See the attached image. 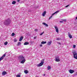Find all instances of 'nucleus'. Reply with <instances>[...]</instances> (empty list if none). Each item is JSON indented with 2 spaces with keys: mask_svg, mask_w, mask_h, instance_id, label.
Masks as SVG:
<instances>
[{
  "mask_svg": "<svg viewBox=\"0 0 77 77\" xmlns=\"http://www.w3.org/2000/svg\"><path fill=\"white\" fill-rule=\"evenodd\" d=\"M60 23H63V21H60Z\"/></svg>",
  "mask_w": 77,
  "mask_h": 77,
  "instance_id": "c9c22d12",
  "label": "nucleus"
},
{
  "mask_svg": "<svg viewBox=\"0 0 77 77\" xmlns=\"http://www.w3.org/2000/svg\"><path fill=\"white\" fill-rule=\"evenodd\" d=\"M44 33V32H43L41 34H40V36H42V35Z\"/></svg>",
  "mask_w": 77,
  "mask_h": 77,
  "instance_id": "393cba45",
  "label": "nucleus"
},
{
  "mask_svg": "<svg viewBox=\"0 0 77 77\" xmlns=\"http://www.w3.org/2000/svg\"><path fill=\"white\" fill-rule=\"evenodd\" d=\"M60 39H61L60 38H57V40H60Z\"/></svg>",
  "mask_w": 77,
  "mask_h": 77,
  "instance_id": "c85d7f7f",
  "label": "nucleus"
},
{
  "mask_svg": "<svg viewBox=\"0 0 77 77\" xmlns=\"http://www.w3.org/2000/svg\"><path fill=\"white\" fill-rule=\"evenodd\" d=\"M48 70H50L51 69V66H48L47 67Z\"/></svg>",
  "mask_w": 77,
  "mask_h": 77,
  "instance_id": "f3484780",
  "label": "nucleus"
},
{
  "mask_svg": "<svg viewBox=\"0 0 77 77\" xmlns=\"http://www.w3.org/2000/svg\"><path fill=\"white\" fill-rule=\"evenodd\" d=\"M43 75H44V76H45V74H43Z\"/></svg>",
  "mask_w": 77,
  "mask_h": 77,
  "instance_id": "4c0bfd02",
  "label": "nucleus"
},
{
  "mask_svg": "<svg viewBox=\"0 0 77 77\" xmlns=\"http://www.w3.org/2000/svg\"><path fill=\"white\" fill-rule=\"evenodd\" d=\"M55 61L56 62H60V59L58 56H57L55 57Z\"/></svg>",
  "mask_w": 77,
  "mask_h": 77,
  "instance_id": "39448f33",
  "label": "nucleus"
},
{
  "mask_svg": "<svg viewBox=\"0 0 77 77\" xmlns=\"http://www.w3.org/2000/svg\"><path fill=\"white\" fill-rule=\"evenodd\" d=\"M11 36H15V33H12L11 34Z\"/></svg>",
  "mask_w": 77,
  "mask_h": 77,
  "instance_id": "412c9836",
  "label": "nucleus"
},
{
  "mask_svg": "<svg viewBox=\"0 0 77 77\" xmlns=\"http://www.w3.org/2000/svg\"><path fill=\"white\" fill-rule=\"evenodd\" d=\"M47 43V42L42 41L41 42L42 44H46Z\"/></svg>",
  "mask_w": 77,
  "mask_h": 77,
  "instance_id": "dca6fc26",
  "label": "nucleus"
},
{
  "mask_svg": "<svg viewBox=\"0 0 77 77\" xmlns=\"http://www.w3.org/2000/svg\"><path fill=\"white\" fill-rule=\"evenodd\" d=\"M69 6V5H67L66 6H65V8H68V6Z\"/></svg>",
  "mask_w": 77,
  "mask_h": 77,
  "instance_id": "7c9ffc66",
  "label": "nucleus"
},
{
  "mask_svg": "<svg viewBox=\"0 0 77 77\" xmlns=\"http://www.w3.org/2000/svg\"><path fill=\"white\" fill-rule=\"evenodd\" d=\"M17 39L16 38H15L14 40V41L15 42H17Z\"/></svg>",
  "mask_w": 77,
  "mask_h": 77,
  "instance_id": "b1692460",
  "label": "nucleus"
},
{
  "mask_svg": "<svg viewBox=\"0 0 77 77\" xmlns=\"http://www.w3.org/2000/svg\"><path fill=\"white\" fill-rule=\"evenodd\" d=\"M20 0H17L18 2H20Z\"/></svg>",
  "mask_w": 77,
  "mask_h": 77,
  "instance_id": "e433bc0d",
  "label": "nucleus"
},
{
  "mask_svg": "<svg viewBox=\"0 0 77 77\" xmlns=\"http://www.w3.org/2000/svg\"><path fill=\"white\" fill-rule=\"evenodd\" d=\"M18 58L20 60H21L20 62L21 63H24L26 62V60H25L24 57L22 55L19 56Z\"/></svg>",
  "mask_w": 77,
  "mask_h": 77,
  "instance_id": "f257e3e1",
  "label": "nucleus"
},
{
  "mask_svg": "<svg viewBox=\"0 0 77 77\" xmlns=\"http://www.w3.org/2000/svg\"><path fill=\"white\" fill-rule=\"evenodd\" d=\"M68 35L69 38H72V35L70 34L69 32H68Z\"/></svg>",
  "mask_w": 77,
  "mask_h": 77,
  "instance_id": "4468645a",
  "label": "nucleus"
},
{
  "mask_svg": "<svg viewBox=\"0 0 77 77\" xmlns=\"http://www.w3.org/2000/svg\"><path fill=\"white\" fill-rule=\"evenodd\" d=\"M40 47H42V44L40 45Z\"/></svg>",
  "mask_w": 77,
  "mask_h": 77,
  "instance_id": "473e14b6",
  "label": "nucleus"
},
{
  "mask_svg": "<svg viewBox=\"0 0 77 77\" xmlns=\"http://www.w3.org/2000/svg\"><path fill=\"white\" fill-rule=\"evenodd\" d=\"M6 56V54H4L3 56H2L0 58V61L1 60H2L3 59V58L4 57H5Z\"/></svg>",
  "mask_w": 77,
  "mask_h": 77,
  "instance_id": "0eeeda50",
  "label": "nucleus"
},
{
  "mask_svg": "<svg viewBox=\"0 0 77 77\" xmlns=\"http://www.w3.org/2000/svg\"><path fill=\"white\" fill-rule=\"evenodd\" d=\"M63 21H64V22H66V19H63Z\"/></svg>",
  "mask_w": 77,
  "mask_h": 77,
  "instance_id": "cd10ccee",
  "label": "nucleus"
},
{
  "mask_svg": "<svg viewBox=\"0 0 77 77\" xmlns=\"http://www.w3.org/2000/svg\"><path fill=\"white\" fill-rule=\"evenodd\" d=\"M52 17H53V16H51L49 18V20H50V19H51L52 18Z\"/></svg>",
  "mask_w": 77,
  "mask_h": 77,
  "instance_id": "a878e982",
  "label": "nucleus"
},
{
  "mask_svg": "<svg viewBox=\"0 0 77 77\" xmlns=\"http://www.w3.org/2000/svg\"><path fill=\"white\" fill-rule=\"evenodd\" d=\"M59 11H56L54 13H53L52 14L51 16H53V15H55V14H57V13H59Z\"/></svg>",
  "mask_w": 77,
  "mask_h": 77,
  "instance_id": "6e6552de",
  "label": "nucleus"
},
{
  "mask_svg": "<svg viewBox=\"0 0 77 77\" xmlns=\"http://www.w3.org/2000/svg\"><path fill=\"white\" fill-rule=\"evenodd\" d=\"M54 27L56 30V32L57 33H59V29H58V27L57 26H54Z\"/></svg>",
  "mask_w": 77,
  "mask_h": 77,
  "instance_id": "423d86ee",
  "label": "nucleus"
},
{
  "mask_svg": "<svg viewBox=\"0 0 77 77\" xmlns=\"http://www.w3.org/2000/svg\"><path fill=\"white\" fill-rule=\"evenodd\" d=\"M44 63V59H43L41 61V62L39 64L37 65V66H38V67L41 66H42V65H43Z\"/></svg>",
  "mask_w": 77,
  "mask_h": 77,
  "instance_id": "7ed1b4c3",
  "label": "nucleus"
},
{
  "mask_svg": "<svg viewBox=\"0 0 77 77\" xmlns=\"http://www.w3.org/2000/svg\"><path fill=\"white\" fill-rule=\"evenodd\" d=\"M6 74H7V72H6L4 71L2 72V74L3 75H5Z\"/></svg>",
  "mask_w": 77,
  "mask_h": 77,
  "instance_id": "f8f14e48",
  "label": "nucleus"
},
{
  "mask_svg": "<svg viewBox=\"0 0 77 77\" xmlns=\"http://www.w3.org/2000/svg\"><path fill=\"white\" fill-rule=\"evenodd\" d=\"M73 57L75 59H77V53L75 52H73Z\"/></svg>",
  "mask_w": 77,
  "mask_h": 77,
  "instance_id": "20e7f679",
  "label": "nucleus"
},
{
  "mask_svg": "<svg viewBox=\"0 0 77 77\" xmlns=\"http://www.w3.org/2000/svg\"><path fill=\"white\" fill-rule=\"evenodd\" d=\"M74 48H75L76 46L75 45H74L73 46Z\"/></svg>",
  "mask_w": 77,
  "mask_h": 77,
  "instance_id": "c756f323",
  "label": "nucleus"
},
{
  "mask_svg": "<svg viewBox=\"0 0 77 77\" xmlns=\"http://www.w3.org/2000/svg\"><path fill=\"white\" fill-rule=\"evenodd\" d=\"M16 3V2H15V1H13L12 2V4L13 5H15V4Z\"/></svg>",
  "mask_w": 77,
  "mask_h": 77,
  "instance_id": "a211bd4d",
  "label": "nucleus"
},
{
  "mask_svg": "<svg viewBox=\"0 0 77 77\" xmlns=\"http://www.w3.org/2000/svg\"><path fill=\"white\" fill-rule=\"evenodd\" d=\"M23 37L21 36L20 37L19 39V41H21L22 40H23Z\"/></svg>",
  "mask_w": 77,
  "mask_h": 77,
  "instance_id": "2eb2a0df",
  "label": "nucleus"
},
{
  "mask_svg": "<svg viewBox=\"0 0 77 77\" xmlns=\"http://www.w3.org/2000/svg\"><path fill=\"white\" fill-rule=\"evenodd\" d=\"M20 45H21V42H19L17 43V45L18 46Z\"/></svg>",
  "mask_w": 77,
  "mask_h": 77,
  "instance_id": "5701e85b",
  "label": "nucleus"
},
{
  "mask_svg": "<svg viewBox=\"0 0 77 77\" xmlns=\"http://www.w3.org/2000/svg\"><path fill=\"white\" fill-rule=\"evenodd\" d=\"M77 20V17H76L75 19V20Z\"/></svg>",
  "mask_w": 77,
  "mask_h": 77,
  "instance_id": "f704fd0d",
  "label": "nucleus"
},
{
  "mask_svg": "<svg viewBox=\"0 0 77 77\" xmlns=\"http://www.w3.org/2000/svg\"><path fill=\"white\" fill-rule=\"evenodd\" d=\"M35 32H37L38 31V29H35Z\"/></svg>",
  "mask_w": 77,
  "mask_h": 77,
  "instance_id": "2f4dec72",
  "label": "nucleus"
},
{
  "mask_svg": "<svg viewBox=\"0 0 77 77\" xmlns=\"http://www.w3.org/2000/svg\"><path fill=\"white\" fill-rule=\"evenodd\" d=\"M29 43L28 42H25L24 43V45H28L29 44Z\"/></svg>",
  "mask_w": 77,
  "mask_h": 77,
  "instance_id": "6ab92c4d",
  "label": "nucleus"
},
{
  "mask_svg": "<svg viewBox=\"0 0 77 77\" xmlns=\"http://www.w3.org/2000/svg\"><path fill=\"white\" fill-rule=\"evenodd\" d=\"M52 42L51 41H50V42H48V45H51V44Z\"/></svg>",
  "mask_w": 77,
  "mask_h": 77,
  "instance_id": "ddd939ff",
  "label": "nucleus"
},
{
  "mask_svg": "<svg viewBox=\"0 0 77 77\" xmlns=\"http://www.w3.org/2000/svg\"><path fill=\"white\" fill-rule=\"evenodd\" d=\"M46 11H44L42 14V15L43 17H45V14H46Z\"/></svg>",
  "mask_w": 77,
  "mask_h": 77,
  "instance_id": "9b49d317",
  "label": "nucleus"
},
{
  "mask_svg": "<svg viewBox=\"0 0 77 77\" xmlns=\"http://www.w3.org/2000/svg\"><path fill=\"white\" fill-rule=\"evenodd\" d=\"M16 77H20V75H17L16 76Z\"/></svg>",
  "mask_w": 77,
  "mask_h": 77,
  "instance_id": "bb28decb",
  "label": "nucleus"
},
{
  "mask_svg": "<svg viewBox=\"0 0 77 77\" xmlns=\"http://www.w3.org/2000/svg\"><path fill=\"white\" fill-rule=\"evenodd\" d=\"M58 44H60V43H58Z\"/></svg>",
  "mask_w": 77,
  "mask_h": 77,
  "instance_id": "58836bf2",
  "label": "nucleus"
},
{
  "mask_svg": "<svg viewBox=\"0 0 77 77\" xmlns=\"http://www.w3.org/2000/svg\"><path fill=\"white\" fill-rule=\"evenodd\" d=\"M8 42H5L4 43V45H6L8 44Z\"/></svg>",
  "mask_w": 77,
  "mask_h": 77,
  "instance_id": "4be33fe9",
  "label": "nucleus"
},
{
  "mask_svg": "<svg viewBox=\"0 0 77 77\" xmlns=\"http://www.w3.org/2000/svg\"><path fill=\"white\" fill-rule=\"evenodd\" d=\"M42 24H43V25L44 26H46V27H48V24H47L43 22L42 23Z\"/></svg>",
  "mask_w": 77,
  "mask_h": 77,
  "instance_id": "9d476101",
  "label": "nucleus"
},
{
  "mask_svg": "<svg viewBox=\"0 0 77 77\" xmlns=\"http://www.w3.org/2000/svg\"><path fill=\"white\" fill-rule=\"evenodd\" d=\"M36 37H34V39H36Z\"/></svg>",
  "mask_w": 77,
  "mask_h": 77,
  "instance_id": "72a5a7b5",
  "label": "nucleus"
},
{
  "mask_svg": "<svg viewBox=\"0 0 77 77\" xmlns=\"http://www.w3.org/2000/svg\"><path fill=\"white\" fill-rule=\"evenodd\" d=\"M10 23H11V20H10V19H8L5 21L4 24L5 25H8V24H10Z\"/></svg>",
  "mask_w": 77,
  "mask_h": 77,
  "instance_id": "f03ea898",
  "label": "nucleus"
},
{
  "mask_svg": "<svg viewBox=\"0 0 77 77\" xmlns=\"http://www.w3.org/2000/svg\"><path fill=\"white\" fill-rule=\"evenodd\" d=\"M24 72H25V74H27L28 71L27 70H25L24 71Z\"/></svg>",
  "mask_w": 77,
  "mask_h": 77,
  "instance_id": "aec40b11",
  "label": "nucleus"
},
{
  "mask_svg": "<svg viewBox=\"0 0 77 77\" xmlns=\"http://www.w3.org/2000/svg\"><path fill=\"white\" fill-rule=\"evenodd\" d=\"M69 71V73H70V74H72V73L74 72V70H71V69H70Z\"/></svg>",
  "mask_w": 77,
  "mask_h": 77,
  "instance_id": "1a4fd4ad",
  "label": "nucleus"
}]
</instances>
